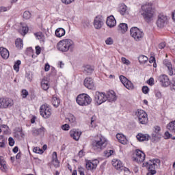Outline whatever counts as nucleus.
<instances>
[{"label": "nucleus", "mask_w": 175, "mask_h": 175, "mask_svg": "<svg viewBox=\"0 0 175 175\" xmlns=\"http://www.w3.org/2000/svg\"><path fill=\"white\" fill-rule=\"evenodd\" d=\"M62 129L63 131H69V129H70V126H69V124H65L62 126Z\"/></svg>", "instance_id": "603ef678"}, {"label": "nucleus", "mask_w": 175, "mask_h": 175, "mask_svg": "<svg viewBox=\"0 0 175 175\" xmlns=\"http://www.w3.org/2000/svg\"><path fill=\"white\" fill-rule=\"evenodd\" d=\"M52 161H58L57 152H53L52 154Z\"/></svg>", "instance_id": "5fc2aeb1"}, {"label": "nucleus", "mask_w": 175, "mask_h": 175, "mask_svg": "<svg viewBox=\"0 0 175 175\" xmlns=\"http://www.w3.org/2000/svg\"><path fill=\"white\" fill-rule=\"evenodd\" d=\"M65 30L62 27L57 28L55 31L56 38H62V36H65Z\"/></svg>", "instance_id": "cd10ccee"}, {"label": "nucleus", "mask_w": 175, "mask_h": 175, "mask_svg": "<svg viewBox=\"0 0 175 175\" xmlns=\"http://www.w3.org/2000/svg\"><path fill=\"white\" fill-rule=\"evenodd\" d=\"M96 121V116H92L91 118V123H90V126L92 128H96V123L95 122Z\"/></svg>", "instance_id": "79ce46f5"}, {"label": "nucleus", "mask_w": 175, "mask_h": 175, "mask_svg": "<svg viewBox=\"0 0 175 175\" xmlns=\"http://www.w3.org/2000/svg\"><path fill=\"white\" fill-rule=\"evenodd\" d=\"M53 165H54L55 167H59V162L58 160L57 161H52Z\"/></svg>", "instance_id": "13d9d810"}, {"label": "nucleus", "mask_w": 175, "mask_h": 175, "mask_svg": "<svg viewBox=\"0 0 175 175\" xmlns=\"http://www.w3.org/2000/svg\"><path fill=\"white\" fill-rule=\"evenodd\" d=\"M117 24V21L113 16H110L107 18V25L109 27V28H113L116 27Z\"/></svg>", "instance_id": "4be33fe9"}, {"label": "nucleus", "mask_w": 175, "mask_h": 175, "mask_svg": "<svg viewBox=\"0 0 175 175\" xmlns=\"http://www.w3.org/2000/svg\"><path fill=\"white\" fill-rule=\"evenodd\" d=\"M57 49L62 53L73 51L75 49V42L69 38L63 39L57 44Z\"/></svg>", "instance_id": "f257e3e1"}, {"label": "nucleus", "mask_w": 175, "mask_h": 175, "mask_svg": "<svg viewBox=\"0 0 175 175\" xmlns=\"http://www.w3.org/2000/svg\"><path fill=\"white\" fill-rule=\"evenodd\" d=\"M118 30L122 33H125V32H126V31H128V25L126 23H120L119 25Z\"/></svg>", "instance_id": "72a5a7b5"}, {"label": "nucleus", "mask_w": 175, "mask_h": 175, "mask_svg": "<svg viewBox=\"0 0 175 175\" xmlns=\"http://www.w3.org/2000/svg\"><path fill=\"white\" fill-rule=\"evenodd\" d=\"M0 169L2 172H6L8 170V166L6 165V161L3 160V158L0 157Z\"/></svg>", "instance_id": "473e14b6"}, {"label": "nucleus", "mask_w": 175, "mask_h": 175, "mask_svg": "<svg viewBox=\"0 0 175 175\" xmlns=\"http://www.w3.org/2000/svg\"><path fill=\"white\" fill-rule=\"evenodd\" d=\"M114 43V40L111 38V37H109L106 40H105V44H107V46H111Z\"/></svg>", "instance_id": "37998d69"}, {"label": "nucleus", "mask_w": 175, "mask_h": 175, "mask_svg": "<svg viewBox=\"0 0 175 175\" xmlns=\"http://www.w3.org/2000/svg\"><path fill=\"white\" fill-rule=\"evenodd\" d=\"M3 12H8V8L3 6L0 7V14Z\"/></svg>", "instance_id": "e2e57ef3"}, {"label": "nucleus", "mask_w": 175, "mask_h": 175, "mask_svg": "<svg viewBox=\"0 0 175 175\" xmlns=\"http://www.w3.org/2000/svg\"><path fill=\"white\" fill-rule=\"evenodd\" d=\"M46 132L44 127H40V129L33 128L31 131L33 136H44Z\"/></svg>", "instance_id": "6ab92c4d"}, {"label": "nucleus", "mask_w": 175, "mask_h": 175, "mask_svg": "<svg viewBox=\"0 0 175 175\" xmlns=\"http://www.w3.org/2000/svg\"><path fill=\"white\" fill-rule=\"evenodd\" d=\"M40 113L43 118H50L52 114L51 108L47 104L42 105L40 107Z\"/></svg>", "instance_id": "1a4fd4ad"}, {"label": "nucleus", "mask_w": 175, "mask_h": 175, "mask_svg": "<svg viewBox=\"0 0 175 175\" xmlns=\"http://www.w3.org/2000/svg\"><path fill=\"white\" fill-rule=\"evenodd\" d=\"M21 65V61L17 60L14 65V70L16 72L20 70V66Z\"/></svg>", "instance_id": "ea45409f"}, {"label": "nucleus", "mask_w": 175, "mask_h": 175, "mask_svg": "<svg viewBox=\"0 0 175 175\" xmlns=\"http://www.w3.org/2000/svg\"><path fill=\"white\" fill-rule=\"evenodd\" d=\"M163 65L167 68L168 75L170 76H173V75L175 74V70L173 68V65L172 64V62H170V60H168L167 59H164Z\"/></svg>", "instance_id": "4468645a"}, {"label": "nucleus", "mask_w": 175, "mask_h": 175, "mask_svg": "<svg viewBox=\"0 0 175 175\" xmlns=\"http://www.w3.org/2000/svg\"><path fill=\"white\" fill-rule=\"evenodd\" d=\"M29 94L28 93V91L27 90H22L21 91V96L25 99L28 96Z\"/></svg>", "instance_id": "09e8293b"}, {"label": "nucleus", "mask_w": 175, "mask_h": 175, "mask_svg": "<svg viewBox=\"0 0 175 175\" xmlns=\"http://www.w3.org/2000/svg\"><path fill=\"white\" fill-rule=\"evenodd\" d=\"M95 29H100L103 25V19L100 16H96L93 24Z\"/></svg>", "instance_id": "f3484780"}, {"label": "nucleus", "mask_w": 175, "mask_h": 175, "mask_svg": "<svg viewBox=\"0 0 175 175\" xmlns=\"http://www.w3.org/2000/svg\"><path fill=\"white\" fill-rule=\"evenodd\" d=\"M83 84L88 90H95V83H94V79L91 77H86Z\"/></svg>", "instance_id": "2eb2a0df"}, {"label": "nucleus", "mask_w": 175, "mask_h": 175, "mask_svg": "<svg viewBox=\"0 0 175 175\" xmlns=\"http://www.w3.org/2000/svg\"><path fill=\"white\" fill-rule=\"evenodd\" d=\"M105 156L107 157V158H109V157H111L113 154H114V150H107L104 151Z\"/></svg>", "instance_id": "a19ab883"}, {"label": "nucleus", "mask_w": 175, "mask_h": 175, "mask_svg": "<svg viewBox=\"0 0 175 175\" xmlns=\"http://www.w3.org/2000/svg\"><path fill=\"white\" fill-rule=\"evenodd\" d=\"M112 162H113L112 165L113 166L115 167L116 170H124V165H122V162H121V161L113 159Z\"/></svg>", "instance_id": "5701e85b"}, {"label": "nucleus", "mask_w": 175, "mask_h": 175, "mask_svg": "<svg viewBox=\"0 0 175 175\" xmlns=\"http://www.w3.org/2000/svg\"><path fill=\"white\" fill-rule=\"evenodd\" d=\"M36 38L40 40V43H44L46 40V37L44 36L43 33L38 32L34 33Z\"/></svg>", "instance_id": "c756f323"}, {"label": "nucleus", "mask_w": 175, "mask_h": 175, "mask_svg": "<svg viewBox=\"0 0 175 175\" xmlns=\"http://www.w3.org/2000/svg\"><path fill=\"white\" fill-rule=\"evenodd\" d=\"M167 24V16L160 14L158 16L157 25L159 28H163Z\"/></svg>", "instance_id": "ddd939ff"}, {"label": "nucleus", "mask_w": 175, "mask_h": 175, "mask_svg": "<svg viewBox=\"0 0 175 175\" xmlns=\"http://www.w3.org/2000/svg\"><path fill=\"white\" fill-rule=\"evenodd\" d=\"M130 33L131 38H133L136 42H140V40H142V39H143L144 37V33L140 29L136 27H132L131 29Z\"/></svg>", "instance_id": "0eeeda50"}, {"label": "nucleus", "mask_w": 175, "mask_h": 175, "mask_svg": "<svg viewBox=\"0 0 175 175\" xmlns=\"http://www.w3.org/2000/svg\"><path fill=\"white\" fill-rule=\"evenodd\" d=\"M141 16L144 18L146 21H150L154 17V10H152V3H146L142 5L139 10Z\"/></svg>", "instance_id": "7ed1b4c3"}, {"label": "nucleus", "mask_w": 175, "mask_h": 175, "mask_svg": "<svg viewBox=\"0 0 175 175\" xmlns=\"http://www.w3.org/2000/svg\"><path fill=\"white\" fill-rule=\"evenodd\" d=\"M149 62H150V64H152V63L155 62V57L151 56L149 59Z\"/></svg>", "instance_id": "338daca9"}, {"label": "nucleus", "mask_w": 175, "mask_h": 175, "mask_svg": "<svg viewBox=\"0 0 175 175\" xmlns=\"http://www.w3.org/2000/svg\"><path fill=\"white\" fill-rule=\"evenodd\" d=\"M165 47H166V44L165 42H161L159 44V49H160V50L165 49Z\"/></svg>", "instance_id": "680f3d73"}, {"label": "nucleus", "mask_w": 175, "mask_h": 175, "mask_svg": "<svg viewBox=\"0 0 175 175\" xmlns=\"http://www.w3.org/2000/svg\"><path fill=\"white\" fill-rule=\"evenodd\" d=\"M0 147L1 148H3V147H5V141H3V139L0 140Z\"/></svg>", "instance_id": "774afa93"}, {"label": "nucleus", "mask_w": 175, "mask_h": 175, "mask_svg": "<svg viewBox=\"0 0 175 175\" xmlns=\"http://www.w3.org/2000/svg\"><path fill=\"white\" fill-rule=\"evenodd\" d=\"M139 62L141 64H146L148 61V57L144 55H141L138 57Z\"/></svg>", "instance_id": "4c0bfd02"}, {"label": "nucleus", "mask_w": 175, "mask_h": 175, "mask_svg": "<svg viewBox=\"0 0 175 175\" xmlns=\"http://www.w3.org/2000/svg\"><path fill=\"white\" fill-rule=\"evenodd\" d=\"M61 101L59 100V98L55 96H53L52 98V105H53L54 107H58Z\"/></svg>", "instance_id": "f704fd0d"}, {"label": "nucleus", "mask_w": 175, "mask_h": 175, "mask_svg": "<svg viewBox=\"0 0 175 175\" xmlns=\"http://www.w3.org/2000/svg\"><path fill=\"white\" fill-rule=\"evenodd\" d=\"M116 138L121 143V144H126L128 140L126 139V137L123 134L118 133L116 135Z\"/></svg>", "instance_id": "bb28decb"}, {"label": "nucleus", "mask_w": 175, "mask_h": 175, "mask_svg": "<svg viewBox=\"0 0 175 175\" xmlns=\"http://www.w3.org/2000/svg\"><path fill=\"white\" fill-rule=\"evenodd\" d=\"M154 132L155 134V136H158L159 135V133L161 132V127L159 126H155L154 127Z\"/></svg>", "instance_id": "de8ad7c7"}, {"label": "nucleus", "mask_w": 175, "mask_h": 175, "mask_svg": "<svg viewBox=\"0 0 175 175\" xmlns=\"http://www.w3.org/2000/svg\"><path fill=\"white\" fill-rule=\"evenodd\" d=\"M107 100V97H106V94L103 92H96L94 94V102L99 106L102 105L104 102Z\"/></svg>", "instance_id": "9d476101"}, {"label": "nucleus", "mask_w": 175, "mask_h": 175, "mask_svg": "<svg viewBox=\"0 0 175 175\" xmlns=\"http://www.w3.org/2000/svg\"><path fill=\"white\" fill-rule=\"evenodd\" d=\"M77 103L79 105V106H88L92 102V99L88 94H81L77 96Z\"/></svg>", "instance_id": "423d86ee"}, {"label": "nucleus", "mask_w": 175, "mask_h": 175, "mask_svg": "<svg viewBox=\"0 0 175 175\" xmlns=\"http://www.w3.org/2000/svg\"><path fill=\"white\" fill-rule=\"evenodd\" d=\"M119 79H120L122 84H123V85L126 88H127V90H134L135 85H133L132 82L131 81H129L126 77H125V76L120 75L119 77Z\"/></svg>", "instance_id": "f8f14e48"}, {"label": "nucleus", "mask_w": 175, "mask_h": 175, "mask_svg": "<svg viewBox=\"0 0 175 175\" xmlns=\"http://www.w3.org/2000/svg\"><path fill=\"white\" fill-rule=\"evenodd\" d=\"M14 106V101L10 98H0V109H10Z\"/></svg>", "instance_id": "6e6552de"}, {"label": "nucleus", "mask_w": 175, "mask_h": 175, "mask_svg": "<svg viewBox=\"0 0 175 175\" xmlns=\"http://www.w3.org/2000/svg\"><path fill=\"white\" fill-rule=\"evenodd\" d=\"M121 61L124 64V65H127V66L131 65V61H129L128 59L125 57H122Z\"/></svg>", "instance_id": "49530a36"}, {"label": "nucleus", "mask_w": 175, "mask_h": 175, "mask_svg": "<svg viewBox=\"0 0 175 175\" xmlns=\"http://www.w3.org/2000/svg\"><path fill=\"white\" fill-rule=\"evenodd\" d=\"M167 129L168 131H170V132H174L175 133V120L170 122L167 125Z\"/></svg>", "instance_id": "c9c22d12"}, {"label": "nucleus", "mask_w": 175, "mask_h": 175, "mask_svg": "<svg viewBox=\"0 0 175 175\" xmlns=\"http://www.w3.org/2000/svg\"><path fill=\"white\" fill-rule=\"evenodd\" d=\"M78 155L79 158H83V157L84 156V151L83 150H80L78 153Z\"/></svg>", "instance_id": "69168bd1"}, {"label": "nucleus", "mask_w": 175, "mask_h": 175, "mask_svg": "<svg viewBox=\"0 0 175 175\" xmlns=\"http://www.w3.org/2000/svg\"><path fill=\"white\" fill-rule=\"evenodd\" d=\"M41 88H42V90H44V91H47V90L50 88V83H49L47 79L44 78L41 81Z\"/></svg>", "instance_id": "a878e982"}, {"label": "nucleus", "mask_w": 175, "mask_h": 175, "mask_svg": "<svg viewBox=\"0 0 175 175\" xmlns=\"http://www.w3.org/2000/svg\"><path fill=\"white\" fill-rule=\"evenodd\" d=\"M66 121H68L71 125H76L77 124L76 117L73 114H69L68 117L66 118Z\"/></svg>", "instance_id": "7c9ffc66"}, {"label": "nucleus", "mask_w": 175, "mask_h": 175, "mask_svg": "<svg viewBox=\"0 0 175 175\" xmlns=\"http://www.w3.org/2000/svg\"><path fill=\"white\" fill-rule=\"evenodd\" d=\"M15 44L17 49H23V40L21 38H17L15 42Z\"/></svg>", "instance_id": "58836bf2"}, {"label": "nucleus", "mask_w": 175, "mask_h": 175, "mask_svg": "<svg viewBox=\"0 0 175 175\" xmlns=\"http://www.w3.org/2000/svg\"><path fill=\"white\" fill-rule=\"evenodd\" d=\"M78 172L80 175H84V168H83L82 167H79L78 168Z\"/></svg>", "instance_id": "bf43d9fd"}, {"label": "nucleus", "mask_w": 175, "mask_h": 175, "mask_svg": "<svg viewBox=\"0 0 175 175\" xmlns=\"http://www.w3.org/2000/svg\"><path fill=\"white\" fill-rule=\"evenodd\" d=\"M31 16V12L29 11H25L23 13V18H25V20H29V18Z\"/></svg>", "instance_id": "c03bdc74"}, {"label": "nucleus", "mask_w": 175, "mask_h": 175, "mask_svg": "<svg viewBox=\"0 0 175 175\" xmlns=\"http://www.w3.org/2000/svg\"><path fill=\"white\" fill-rule=\"evenodd\" d=\"M138 142H148L150 136L147 134L138 133L136 136Z\"/></svg>", "instance_id": "393cba45"}, {"label": "nucleus", "mask_w": 175, "mask_h": 175, "mask_svg": "<svg viewBox=\"0 0 175 175\" xmlns=\"http://www.w3.org/2000/svg\"><path fill=\"white\" fill-rule=\"evenodd\" d=\"M70 135L76 142L79 141L80 136H81V132L77 131L76 129H72L70 131Z\"/></svg>", "instance_id": "aec40b11"}, {"label": "nucleus", "mask_w": 175, "mask_h": 175, "mask_svg": "<svg viewBox=\"0 0 175 175\" xmlns=\"http://www.w3.org/2000/svg\"><path fill=\"white\" fill-rule=\"evenodd\" d=\"M0 54L3 59H8V58H9V55H10L9 51L6 48L2 46L0 47Z\"/></svg>", "instance_id": "b1692460"}, {"label": "nucleus", "mask_w": 175, "mask_h": 175, "mask_svg": "<svg viewBox=\"0 0 175 175\" xmlns=\"http://www.w3.org/2000/svg\"><path fill=\"white\" fill-rule=\"evenodd\" d=\"M107 100L109 102H114L117 100V96H116V92L113 90H110L106 94Z\"/></svg>", "instance_id": "412c9836"}, {"label": "nucleus", "mask_w": 175, "mask_h": 175, "mask_svg": "<svg viewBox=\"0 0 175 175\" xmlns=\"http://www.w3.org/2000/svg\"><path fill=\"white\" fill-rule=\"evenodd\" d=\"M165 136L166 139H170V137H172V134H170V133H169V131H166L165 133Z\"/></svg>", "instance_id": "0e129e2a"}, {"label": "nucleus", "mask_w": 175, "mask_h": 175, "mask_svg": "<svg viewBox=\"0 0 175 175\" xmlns=\"http://www.w3.org/2000/svg\"><path fill=\"white\" fill-rule=\"evenodd\" d=\"M161 163V160L158 159H153L152 160H149L148 161L143 163L144 167H147L148 173L147 175H154L157 174V171L155 170L156 167Z\"/></svg>", "instance_id": "20e7f679"}, {"label": "nucleus", "mask_w": 175, "mask_h": 175, "mask_svg": "<svg viewBox=\"0 0 175 175\" xmlns=\"http://www.w3.org/2000/svg\"><path fill=\"white\" fill-rule=\"evenodd\" d=\"M135 115L137 118L139 124L142 125L148 124V115H147V113L144 110L137 109L135 111Z\"/></svg>", "instance_id": "39448f33"}, {"label": "nucleus", "mask_w": 175, "mask_h": 175, "mask_svg": "<svg viewBox=\"0 0 175 175\" xmlns=\"http://www.w3.org/2000/svg\"><path fill=\"white\" fill-rule=\"evenodd\" d=\"M159 81H160L163 87H169L170 85V80L166 75H161L159 77Z\"/></svg>", "instance_id": "dca6fc26"}, {"label": "nucleus", "mask_w": 175, "mask_h": 175, "mask_svg": "<svg viewBox=\"0 0 175 175\" xmlns=\"http://www.w3.org/2000/svg\"><path fill=\"white\" fill-rule=\"evenodd\" d=\"M149 91H150V89L148 88V87H147V86H144V87L142 88V92H143L144 94H147L148 92H149Z\"/></svg>", "instance_id": "4d7b16f0"}, {"label": "nucleus", "mask_w": 175, "mask_h": 175, "mask_svg": "<svg viewBox=\"0 0 175 175\" xmlns=\"http://www.w3.org/2000/svg\"><path fill=\"white\" fill-rule=\"evenodd\" d=\"M83 70L85 75H91V73H92V72H94V68H92V66H91L90 65H86L83 66Z\"/></svg>", "instance_id": "c85d7f7f"}, {"label": "nucleus", "mask_w": 175, "mask_h": 175, "mask_svg": "<svg viewBox=\"0 0 175 175\" xmlns=\"http://www.w3.org/2000/svg\"><path fill=\"white\" fill-rule=\"evenodd\" d=\"M61 1L64 5H70V3H73V2H75V0H61Z\"/></svg>", "instance_id": "3c124183"}, {"label": "nucleus", "mask_w": 175, "mask_h": 175, "mask_svg": "<svg viewBox=\"0 0 175 175\" xmlns=\"http://www.w3.org/2000/svg\"><path fill=\"white\" fill-rule=\"evenodd\" d=\"M8 142L11 147H13V146H14V139L12 137H10L8 139Z\"/></svg>", "instance_id": "6e6d98bb"}, {"label": "nucleus", "mask_w": 175, "mask_h": 175, "mask_svg": "<svg viewBox=\"0 0 175 175\" xmlns=\"http://www.w3.org/2000/svg\"><path fill=\"white\" fill-rule=\"evenodd\" d=\"M29 30V29L28 28V26L27 25H23L21 24V35H27V33H28V31Z\"/></svg>", "instance_id": "e433bc0d"}, {"label": "nucleus", "mask_w": 175, "mask_h": 175, "mask_svg": "<svg viewBox=\"0 0 175 175\" xmlns=\"http://www.w3.org/2000/svg\"><path fill=\"white\" fill-rule=\"evenodd\" d=\"M107 146V139L103 135H97L92 141V146L94 151L100 152L106 148Z\"/></svg>", "instance_id": "f03ea898"}, {"label": "nucleus", "mask_w": 175, "mask_h": 175, "mask_svg": "<svg viewBox=\"0 0 175 175\" xmlns=\"http://www.w3.org/2000/svg\"><path fill=\"white\" fill-rule=\"evenodd\" d=\"M120 13L122 16H125V14H129L128 7L125 4H122L120 7Z\"/></svg>", "instance_id": "2f4dec72"}, {"label": "nucleus", "mask_w": 175, "mask_h": 175, "mask_svg": "<svg viewBox=\"0 0 175 175\" xmlns=\"http://www.w3.org/2000/svg\"><path fill=\"white\" fill-rule=\"evenodd\" d=\"M33 152H36V154H43V150L40 149L39 147L33 148Z\"/></svg>", "instance_id": "a18cd8bd"}, {"label": "nucleus", "mask_w": 175, "mask_h": 175, "mask_svg": "<svg viewBox=\"0 0 175 175\" xmlns=\"http://www.w3.org/2000/svg\"><path fill=\"white\" fill-rule=\"evenodd\" d=\"M144 159H146V154L140 150H136L135 155L133 157V161H135L137 163H142L144 162Z\"/></svg>", "instance_id": "9b49d317"}, {"label": "nucleus", "mask_w": 175, "mask_h": 175, "mask_svg": "<svg viewBox=\"0 0 175 175\" xmlns=\"http://www.w3.org/2000/svg\"><path fill=\"white\" fill-rule=\"evenodd\" d=\"M154 95L157 99H161L162 98V93H161L159 90H155Z\"/></svg>", "instance_id": "8fccbe9b"}, {"label": "nucleus", "mask_w": 175, "mask_h": 175, "mask_svg": "<svg viewBox=\"0 0 175 175\" xmlns=\"http://www.w3.org/2000/svg\"><path fill=\"white\" fill-rule=\"evenodd\" d=\"M40 53H42V48H40V46H36V54L37 55H39V54H40Z\"/></svg>", "instance_id": "864d4df0"}, {"label": "nucleus", "mask_w": 175, "mask_h": 175, "mask_svg": "<svg viewBox=\"0 0 175 175\" xmlns=\"http://www.w3.org/2000/svg\"><path fill=\"white\" fill-rule=\"evenodd\" d=\"M147 83L149 84V85H154V78H150Z\"/></svg>", "instance_id": "052dcab7"}, {"label": "nucleus", "mask_w": 175, "mask_h": 175, "mask_svg": "<svg viewBox=\"0 0 175 175\" xmlns=\"http://www.w3.org/2000/svg\"><path fill=\"white\" fill-rule=\"evenodd\" d=\"M99 163V161L95 159L92 161H89L86 163V169L88 170H94V169H96L98 164Z\"/></svg>", "instance_id": "a211bd4d"}]
</instances>
